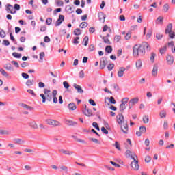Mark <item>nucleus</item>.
Wrapping results in <instances>:
<instances>
[{
	"label": "nucleus",
	"instance_id": "f257e3e1",
	"mask_svg": "<svg viewBox=\"0 0 175 175\" xmlns=\"http://www.w3.org/2000/svg\"><path fill=\"white\" fill-rule=\"evenodd\" d=\"M146 49L148 51L151 50V47L146 42L142 43V44H138L134 46L133 48V57L137 58L139 55H144L146 54Z\"/></svg>",
	"mask_w": 175,
	"mask_h": 175
},
{
	"label": "nucleus",
	"instance_id": "f03ea898",
	"mask_svg": "<svg viewBox=\"0 0 175 175\" xmlns=\"http://www.w3.org/2000/svg\"><path fill=\"white\" fill-rule=\"evenodd\" d=\"M46 122L48 125H51L52 126H61L62 125L61 122L53 119H48Z\"/></svg>",
	"mask_w": 175,
	"mask_h": 175
},
{
	"label": "nucleus",
	"instance_id": "7ed1b4c3",
	"mask_svg": "<svg viewBox=\"0 0 175 175\" xmlns=\"http://www.w3.org/2000/svg\"><path fill=\"white\" fill-rule=\"evenodd\" d=\"M132 159H133V161L131 162V167L134 170H137L139 169V161L137 160H136L135 157H132Z\"/></svg>",
	"mask_w": 175,
	"mask_h": 175
},
{
	"label": "nucleus",
	"instance_id": "20e7f679",
	"mask_svg": "<svg viewBox=\"0 0 175 175\" xmlns=\"http://www.w3.org/2000/svg\"><path fill=\"white\" fill-rule=\"evenodd\" d=\"M128 100H129V98L128 97H126L122 100V103L120 104V111H124L126 109V106L125 105L126 103H128Z\"/></svg>",
	"mask_w": 175,
	"mask_h": 175
},
{
	"label": "nucleus",
	"instance_id": "39448f33",
	"mask_svg": "<svg viewBox=\"0 0 175 175\" xmlns=\"http://www.w3.org/2000/svg\"><path fill=\"white\" fill-rule=\"evenodd\" d=\"M106 65H107V58L102 57L100 61V69H105Z\"/></svg>",
	"mask_w": 175,
	"mask_h": 175
},
{
	"label": "nucleus",
	"instance_id": "423d86ee",
	"mask_svg": "<svg viewBox=\"0 0 175 175\" xmlns=\"http://www.w3.org/2000/svg\"><path fill=\"white\" fill-rule=\"evenodd\" d=\"M65 21V16L64 15H59V18L57 20L55 25V27H59L62 23Z\"/></svg>",
	"mask_w": 175,
	"mask_h": 175
},
{
	"label": "nucleus",
	"instance_id": "0eeeda50",
	"mask_svg": "<svg viewBox=\"0 0 175 175\" xmlns=\"http://www.w3.org/2000/svg\"><path fill=\"white\" fill-rule=\"evenodd\" d=\"M139 102V98H134L129 102V109H132L134 105H136Z\"/></svg>",
	"mask_w": 175,
	"mask_h": 175
},
{
	"label": "nucleus",
	"instance_id": "6e6552de",
	"mask_svg": "<svg viewBox=\"0 0 175 175\" xmlns=\"http://www.w3.org/2000/svg\"><path fill=\"white\" fill-rule=\"evenodd\" d=\"M166 61L167 65H173L174 62V57L172 56V55H167L166 57Z\"/></svg>",
	"mask_w": 175,
	"mask_h": 175
},
{
	"label": "nucleus",
	"instance_id": "1a4fd4ad",
	"mask_svg": "<svg viewBox=\"0 0 175 175\" xmlns=\"http://www.w3.org/2000/svg\"><path fill=\"white\" fill-rule=\"evenodd\" d=\"M117 121H118V124H119V125H122V124H124V122H125V119L124 118V115L122 114H119L117 117Z\"/></svg>",
	"mask_w": 175,
	"mask_h": 175
},
{
	"label": "nucleus",
	"instance_id": "9d476101",
	"mask_svg": "<svg viewBox=\"0 0 175 175\" xmlns=\"http://www.w3.org/2000/svg\"><path fill=\"white\" fill-rule=\"evenodd\" d=\"M8 13H10L11 14H16V12L13 8V5L10 4H7V9H6Z\"/></svg>",
	"mask_w": 175,
	"mask_h": 175
},
{
	"label": "nucleus",
	"instance_id": "9b49d317",
	"mask_svg": "<svg viewBox=\"0 0 175 175\" xmlns=\"http://www.w3.org/2000/svg\"><path fill=\"white\" fill-rule=\"evenodd\" d=\"M59 152H61L62 154H64V155H69V156L73 155V154H75L73 151L66 150L64 149H59Z\"/></svg>",
	"mask_w": 175,
	"mask_h": 175
},
{
	"label": "nucleus",
	"instance_id": "f8f14e48",
	"mask_svg": "<svg viewBox=\"0 0 175 175\" xmlns=\"http://www.w3.org/2000/svg\"><path fill=\"white\" fill-rule=\"evenodd\" d=\"M83 113L87 117H92V116H94V113H92V110L90 109V108L83 110Z\"/></svg>",
	"mask_w": 175,
	"mask_h": 175
},
{
	"label": "nucleus",
	"instance_id": "ddd939ff",
	"mask_svg": "<svg viewBox=\"0 0 175 175\" xmlns=\"http://www.w3.org/2000/svg\"><path fill=\"white\" fill-rule=\"evenodd\" d=\"M125 70H126V68H125V67H120L118 71V77H123Z\"/></svg>",
	"mask_w": 175,
	"mask_h": 175
},
{
	"label": "nucleus",
	"instance_id": "4468645a",
	"mask_svg": "<svg viewBox=\"0 0 175 175\" xmlns=\"http://www.w3.org/2000/svg\"><path fill=\"white\" fill-rule=\"evenodd\" d=\"M3 67L6 70H8L9 72L14 71V68L12 66V64L10 63L5 64Z\"/></svg>",
	"mask_w": 175,
	"mask_h": 175
},
{
	"label": "nucleus",
	"instance_id": "2eb2a0df",
	"mask_svg": "<svg viewBox=\"0 0 175 175\" xmlns=\"http://www.w3.org/2000/svg\"><path fill=\"white\" fill-rule=\"evenodd\" d=\"M152 75L157 77L158 75V64H154L152 70Z\"/></svg>",
	"mask_w": 175,
	"mask_h": 175
},
{
	"label": "nucleus",
	"instance_id": "dca6fc26",
	"mask_svg": "<svg viewBox=\"0 0 175 175\" xmlns=\"http://www.w3.org/2000/svg\"><path fill=\"white\" fill-rule=\"evenodd\" d=\"M172 29H173V24L169 23L165 28V33L166 35H167V33H170V32H172Z\"/></svg>",
	"mask_w": 175,
	"mask_h": 175
},
{
	"label": "nucleus",
	"instance_id": "f3484780",
	"mask_svg": "<svg viewBox=\"0 0 175 175\" xmlns=\"http://www.w3.org/2000/svg\"><path fill=\"white\" fill-rule=\"evenodd\" d=\"M73 87L75 90H77L78 94H83V92H84V90H83V89L81 88V86L76 83H74Z\"/></svg>",
	"mask_w": 175,
	"mask_h": 175
},
{
	"label": "nucleus",
	"instance_id": "a211bd4d",
	"mask_svg": "<svg viewBox=\"0 0 175 175\" xmlns=\"http://www.w3.org/2000/svg\"><path fill=\"white\" fill-rule=\"evenodd\" d=\"M98 16L99 21H100V23H105V18H106V15L103 12H99Z\"/></svg>",
	"mask_w": 175,
	"mask_h": 175
},
{
	"label": "nucleus",
	"instance_id": "6ab92c4d",
	"mask_svg": "<svg viewBox=\"0 0 175 175\" xmlns=\"http://www.w3.org/2000/svg\"><path fill=\"white\" fill-rule=\"evenodd\" d=\"M121 130L123 132V133H124L125 135H126L128 133V123L127 122L124 123L123 126H121Z\"/></svg>",
	"mask_w": 175,
	"mask_h": 175
},
{
	"label": "nucleus",
	"instance_id": "aec40b11",
	"mask_svg": "<svg viewBox=\"0 0 175 175\" xmlns=\"http://www.w3.org/2000/svg\"><path fill=\"white\" fill-rule=\"evenodd\" d=\"M155 23H156L157 25H162V24H163V16H159V17L156 19Z\"/></svg>",
	"mask_w": 175,
	"mask_h": 175
},
{
	"label": "nucleus",
	"instance_id": "412c9836",
	"mask_svg": "<svg viewBox=\"0 0 175 175\" xmlns=\"http://www.w3.org/2000/svg\"><path fill=\"white\" fill-rule=\"evenodd\" d=\"M66 125H69L70 126H75V125H77V122H74L70 120H66Z\"/></svg>",
	"mask_w": 175,
	"mask_h": 175
},
{
	"label": "nucleus",
	"instance_id": "4be33fe9",
	"mask_svg": "<svg viewBox=\"0 0 175 175\" xmlns=\"http://www.w3.org/2000/svg\"><path fill=\"white\" fill-rule=\"evenodd\" d=\"M68 107L69 110L72 111L76 110V109H77V107H76V104L73 103H70V104H68Z\"/></svg>",
	"mask_w": 175,
	"mask_h": 175
},
{
	"label": "nucleus",
	"instance_id": "5701e85b",
	"mask_svg": "<svg viewBox=\"0 0 175 175\" xmlns=\"http://www.w3.org/2000/svg\"><path fill=\"white\" fill-rule=\"evenodd\" d=\"M14 142L15 144H24V143H25V141H24L23 139H21L20 138L14 139Z\"/></svg>",
	"mask_w": 175,
	"mask_h": 175
},
{
	"label": "nucleus",
	"instance_id": "b1692460",
	"mask_svg": "<svg viewBox=\"0 0 175 175\" xmlns=\"http://www.w3.org/2000/svg\"><path fill=\"white\" fill-rule=\"evenodd\" d=\"M29 126H31V128H33V129H38V124L36 123V122H31L29 124Z\"/></svg>",
	"mask_w": 175,
	"mask_h": 175
},
{
	"label": "nucleus",
	"instance_id": "393cba45",
	"mask_svg": "<svg viewBox=\"0 0 175 175\" xmlns=\"http://www.w3.org/2000/svg\"><path fill=\"white\" fill-rule=\"evenodd\" d=\"M21 107H23V109H27V110H33V108L27 104L22 103L21 104Z\"/></svg>",
	"mask_w": 175,
	"mask_h": 175
},
{
	"label": "nucleus",
	"instance_id": "a878e982",
	"mask_svg": "<svg viewBox=\"0 0 175 175\" xmlns=\"http://www.w3.org/2000/svg\"><path fill=\"white\" fill-rule=\"evenodd\" d=\"M160 118H166L167 113L166 111L162 110L159 113Z\"/></svg>",
	"mask_w": 175,
	"mask_h": 175
},
{
	"label": "nucleus",
	"instance_id": "bb28decb",
	"mask_svg": "<svg viewBox=\"0 0 175 175\" xmlns=\"http://www.w3.org/2000/svg\"><path fill=\"white\" fill-rule=\"evenodd\" d=\"M135 65H136L137 69L139 70V69H140V68H142V66H143V62H142V60H137L136 62Z\"/></svg>",
	"mask_w": 175,
	"mask_h": 175
},
{
	"label": "nucleus",
	"instance_id": "cd10ccee",
	"mask_svg": "<svg viewBox=\"0 0 175 175\" xmlns=\"http://www.w3.org/2000/svg\"><path fill=\"white\" fill-rule=\"evenodd\" d=\"M0 72L2 75V76H4L5 77H8L9 74L3 68H0Z\"/></svg>",
	"mask_w": 175,
	"mask_h": 175
},
{
	"label": "nucleus",
	"instance_id": "c85d7f7f",
	"mask_svg": "<svg viewBox=\"0 0 175 175\" xmlns=\"http://www.w3.org/2000/svg\"><path fill=\"white\" fill-rule=\"evenodd\" d=\"M126 158H135V157L133 155H132V152H131V150H126Z\"/></svg>",
	"mask_w": 175,
	"mask_h": 175
},
{
	"label": "nucleus",
	"instance_id": "c756f323",
	"mask_svg": "<svg viewBox=\"0 0 175 175\" xmlns=\"http://www.w3.org/2000/svg\"><path fill=\"white\" fill-rule=\"evenodd\" d=\"M148 121H150V118H148V116L145 115L143 116V122L144 124H148Z\"/></svg>",
	"mask_w": 175,
	"mask_h": 175
},
{
	"label": "nucleus",
	"instance_id": "7c9ffc66",
	"mask_svg": "<svg viewBox=\"0 0 175 175\" xmlns=\"http://www.w3.org/2000/svg\"><path fill=\"white\" fill-rule=\"evenodd\" d=\"M105 51L108 53V54H110L113 51V48L111 46H107L105 47Z\"/></svg>",
	"mask_w": 175,
	"mask_h": 175
},
{
	"label": "nucleus",
	"instance_id": "2f4dec72",
	"mask_svg": "<svg viewBox=\"0 0 175 175\" xmlns=\"http://www.w3.org/2000/svg\"><path fill=\"white\" fill-rule=\"evenodd\" d=\"M74 35H75L76 36H79V35H81V30H80V29L79 28L75 29L74 31Z\"/></svg>",
	"mask_w": 175,
	"mask_h": 175
},
{
	"label": "nucleus",
	"instance_id": "473e14b6",
	"mask_svg": "<svg viewBox=\"0 0 175 175\" xmlns=\"http://www.w3.org/2000/svg\"><path fill=\"white\" fill-rule=\"evenodd\" d=\"M163 12L164 13H167V12H169V5L168 4H165L163 5Z\"/></svg>",
	"mask_w": 175,
	"mask_h": 175
},
{
	"label": "nucleus",
	"instance_id": "72a5a7b5",
	"mask_svg": "<svg viewBox=\"0 0 175 175\" xmlns=\"http://www.w3.org/2000/svg\"><path fill=\"white\" fill-rule=\"evenodd\" d=\"M113 40L116 42V43H118V42L121 40V36L116 35Z\"/></svg>",
	"mask_w": 175,
	"mask_h": 175
},
{
	"label": "nucleus",
	"instance_id": "f704fd0d",
	"mask_svg": "<svg viewBox=\"0 0 175 175\" xmlns=\"http://www.w3.org/2000/svg\"><path fill=\"white\" fill-rule=\"evenodd\" d=\"M90 40V38H88V36H85L84 38H83V42H84V46H88V42Z\"/></svg>",
	"mask_w": 175,
	"mask_h": 175
},
{
	"label": "nucleus",
	"instance_id": "c9c22d12",
	"mask_svg": "<svg viewBox=\"0 0 175 175\" xmlns=\"http://www.w3.org/2000/svg\"><path fill=\"white\" fill-rule=\"evenodd\" d=\"M33 80L29 79L26 81V85H27V87H31L33 84Z\"/></svg>",
	"mask_w": 175,
	"mask_h": 175
},
{
	"label": "nucleus",
	"instance_id": "e433bc0d",
	"mask_svg": "<svg viewBox=\"0 0 175 175\" xmlns=\"http://www.w3.org/2000/svg\"><path fill=\"white\" fill-rule=\"evenodd\" d=\"M102 39L104 43H105L106 44H111L110 40H109L108 38H106V37H103Z\"/></svg>",
	"mask_w": 175,
	"mask_h": 175
},
{
	"label": "nucleus",
	"instance_id": "4c0bfd02",
	"mask_svg": "<svg viewBox=\"0 0 175 175\" xmlns=\"http://www.w3.org/2000/svg\"><path fill=\"white\" fill-rule=\"evenodd\" d=\"M139 131L142 133H146V132H147V129L144 126H142L139 127Z\"/></svg>",
	"mask_w": 175,
	"mask_h": 175
},
{
	"label": "nucleus",
	"instance_id": "58836bf2",
	"mask_svg": "<svg viewBox=\"0 0 175 175\" xmlns=\"http://www.w3.org/2000/svg\"><path fill=\"white\" fill-rule=\"evenodd\" d=\"M79 27L81 28H87V27H88V23L87 22H82Z\"/></svg>",
	"mask_w": 175,
	"mask_h": 175
},
{
	"label": "nucleus",
	"instance_id": "ea45409f",
	"mask_svg": "<svg viewBox=\"0 0 175 175\" xmlns=\"http://www.w3.org/2000/svg\"><path fill=\"white\" fill-rule=\"evenodd\" d=\"M44 52H41L40 53V60L39 62H43V58H44Z\"/></svg>",
	"mask_w": 175,
	"mask_h": 175
},
{
	"label": "nucleus",
	"instance_id": "a19ab883",
	"mask_svg": "<svg viewBox=\"0 0 175 175\" xmlns=\"http://www.w3.org/2000/svg\"><path fill=\"white\" fill-rule=\"evenodd\" d=\"M162 38H163V35H162L161 33H156V39H157L158 40H161Z\"/></svg>",
	"mask_w": 175,
	"mask_h": 175
},
{
	"label": "nucleus",
	"instance_id": "79ce46f5",
	"mask_svg": "<svg viewBox=\"0 0 175 175\" xmlns=\"http://www.w3.org/2000/svg\"><path fill=\"white\" fill-rule=\"evenodd\" d=\"M13 57H14L15 58H21V54L18 53L17 52H14L12 53Z\"/></svg>",
	"mask_w": 175,
	"mask_h": 175
},
{
	"label": "nucleus",
	"instance_id": "37998d69",
	"mask_svg": "<svg viewBox=\"0 0 175 175\" xmlns=\"http://www.w3.org/2000/svg\"><path fill=\"white\" fill-rule=\"evenodd\" d=\"M168 34H169V38H170V39H175L174 31H171V32L168 33Z\"/></svg>",
	"mask_w": 175,
	"mask_h": 175
},
{
	"label": "nucleus",
	"instance_id": "c03bdc74",
	"mask_svg": "<svg viewBox=\"0 0 175 175\" xmlns=\"http://www.w3.org/2000/svg\"><path fill=\"white\" fill-rule=\"evenodd\" d=\"M167 47L166 46H163V48H161L160 49V53L161 54H165V53H166V50H167Z\"/></svg>",
	"mask_w": 175,
	"mask_h": 175
},
{
	"label": "nucleus",
	"instance_id": "a18cd8bd",
	"mask_svg": "<svg viewBox=\"0 0 175 175\" xmlns=\"http://www.w3.org/2000/svg\"><path fill=\"white\" fill-rule=\"evenodd\" d=\"M92 126H94V128H95L97 131H100V129H99V125H98V123H96V122H94L92 123Z\"/></svg>",
	"mask_w": 175,
	"mask_h": 175
},
{
	"label": "nucleus",
	"instance_id": "49530a36",
	"mask_svg": "<svg viewBox=\"0 0 175 175\" xmlns=\"http://www.w3.org/2000/svg\"><path fill=\"white\" fill-rule=\"evenodd\" d=\"M72 137L75 139V140H76V142H78V143H85V141L79 139L75 136H72Z\"/></svg>",
	"mask_w": 175,
	"mask_h": 175
},
{
	"label": "nucleus",
	"instance_id": "de8ad7c7",
	"mask_svg": "<svg viewBox=\"0 0 175 175\" xmlns=\"http://www.w3.org/2000/svg\"><path fill=\"white\" fill-rule=\"evenodd\" d=\"M89 140H91V142H93V143L100 144V142H99V140L96 139V138H89Z\"/></svg>",
	"mask_w": 175,
	"mask_h": 175
},
{
	"label": "nucleus",
	"instance_id": "09e8293b",
	"mask_svg": "<svg viewBox=\"0 0 175 175\" xmlns=\"http://www.w3.org/2000/svg\"><path fill=\"white\" fill-rule=\"evenodd\" d=\"M63 85H64V88H66V90H68V88H69V87H70V85H69V83L67 81H64Z\"/></svg>",
	"mask_w": 175,
	"mask_h": 175
},
{
	"label": "nucleus",
	"instance_id": "8fccbe9b",
	"mask_svg": "<svg viewBox=\"0 0 175 175\" xmlns=\"http://www.w3.org/2000/svg\"><path fill=\"white\" fill-rule=\"evenodd\" d=\"M131 36H132V33H131V32L127 33L125 36L126 40H129V39H131Z\"/></svg>",
	"mask_w": 175,
	"mask_h": 175
},
{
	"label": "nucleus",
	"instance_id": "3c124183",
	"mask_svg": "<svg viewBox=\"0 0 175 175\" xmlns=\"http://www.w3.org/2000/svg\"><path fill=\"white\" fill-rule=\"evenodd\" d=\"M56 4L57 6H64V1H62V0H57L56 1Z\"/></svg>",
	"mask_w": 175,
	"mask_h": 175
},
{
	"label": "nucleus",
	"instance_id": "603ef678",
	"mask_svg": "<svg viewBox=\"0 0 175 175\" xmlns=\"http://www.w3.org/2000/svg\"><path fill=\"white\" fill-rule=\"evenodd\" d=\"M27 92L29 94H30L31 95H32V96H36V94H35V92H33V90H31V89H28L27 90Z\"/></svg>",
	"mask_w": 175,
	"mask_h": 175
},
{
	"label": "nucleus",
	"instance_id": "864d4df0",
	"mask_svg": "<svg viewBox=\"0 0 175 175\" xmlns=\"http://www.w3.org/2000/svg\"><path fill=\"white\" fill-rule=\"evenodd\" d=\"M101 132H103V133H105V135H108L109 134V131L106 129V128L105 127H101Z\"/></svg>",
	"mask_w": 175,
	"mask_h": 175
},
{
	"label": "nucleus",
	"instance_id": "5fc2aeb1",
	"mask_svg": "<svg viewBox=\"0 0 175 175\" xmlns=\"http://www.w3.org/2000/svg\"><path fill=\"white\" fill-rule=\"evenodd\" d=\"M21 76H22V77H23V79H29V75L25 72H23L21 74Z\"/></svg>",
	"mask_w": 175,
	"mask_h": 175
},
{
	"label": "nucleus",
	"instance_id": "6e6d98bb",
	"mask_svg": "<svg viewBox=\"0 0 175 175\" xmlns=\"http://www.w3.org/2000/svg\"><path fill=\"white\" fill-rule=\"evenodd\" d=\"M115 147L118 150V151H121V147H120V144H118V142H115Z\"/></svg>",
	"mask_w": 175,
	"mask_h": 175
},
{
	"label": "nucleus",
	"instance_id": "4d7b16f0",
	"mask_svg": "<svg viewBox=\"0 0 175 175\" xmlns=\"http://www.w3.org/2000/svg\"><path fill=\"white\" fill-rule=\"evenodd\" d=\"M51 23H53V19L51 18H48L46 21L47 25H51Z\"/></svg>",
	"mask_w": 175,
	"mask_h": 175
},
{
	"label": "nucleus",
	"instance_id": "13d9d810",
	"mask_svg": "<svg viewBox=\"0 0 175 175\" xmlns=\"http://www.w3.org/2000/svg\"><path fill=\"white\" fill-rule=\"evenodd\" d=\"M94 50H95V45L90 44L88 48V51L91 52V51H94Z\"/></svg>",
	"mask_w": 175,
	"mask_h": 175
},
{
	"label": "nucleus",
	"instance_id": "bf43d9fd",
	"mask_svg": "<svg viewBox=\"0 0 175 175\" xmlns=\"http://www.w3.org/2000/svg\"><path fill=\"white\" fill-rule=\"evenodd\" d=\"M60 169L62 170H64V172H65L66 173H68V167L65 166V165H62L60 167Z\"/></svg>",
	"mask_w": 175,
	"mask_h": 175
},
{
	"label": "nucleus",
	"instance_id": "052dcab7",
	"mask_svg": "<svg viewBox=\"0 0 175 175\" xmlns=\"http://www.w3.org/2000/svg\"><path fill=\"white\" fill-rule=\"evenodd\" d=\"M110 103H112L113 105H116V99H114V97L111 96L109 98Z\"/></svg>",
	"mask_w": 175,
	"mask_h": 175
},
{
	"label": "nucleus",
	"instance_id": "680f3d73",
	"mask_svg": "<svg viewBox=\"0 0 175 175\" xmlns=\"http://www.w3.org/2000/svg\"><path fill=\"white\" fill-rule=\"evenodd\" d=\"M113 68H114V64H109L107 66L108 70H113Z\"/></svg>",
	"mask_w": 175,
	"mask_h": 175
},
{
	"label": "nucleus",
	"instance_id": "e2e57ef3",
	"mask_svg": "<svg viewBox=\"0 0 175 175\" xmlns=\"http://www.w3.org/2000/svg\"><path fill=\"white\" fill-rule=\"evenodd\" d=\"M89 103L92 106H96V103H95V101H94V100H92V99L89 100Z\"/></svg>",
	"mask_w": 175,
	"mask_h": 175
},
{
	"label": "nucleus",
	"instance_id": "0e129e2a",
	"mask_svg": "<svg viewBox=\"0 0 175 175\" xmlns=\"http://www.w3.org/2000/svg\"><path fill=\"white\" fill-rule=\"evenodd\" d=\"M44 42L45 43H50V38H49V36H46L44 38Z\"/></svg>",
	"mask_w": 175,
	"mask_h": 175
},
{
	"label": "nucleus",
	"instance_id": "69168bd1",
	"mask_svg": "<svg viewBox=\"0 0 175 175\" xmlns=\"http://www.w3.org/2000/svg\"><path fill=\"white\" fill-rule=\"evenodd\" d=\"M5 36H6V33L5 32V31L1 30V31L0 32V37L5 38Z\"/></svg>",
	"mask_w": 175,
	"mask_h": 175
},
{
	"label": "nucleus",
	"instance_id": "338daca9",
	"mask_svg": "<svg viewBox=\"0 0 175 175\" xmlns=\"http://www.w3.org/2000/svg\"><path fill=\"white\" fill-rule=\"evenodd\" d=\"M145 162L148 163L149 162H151V157L150 156H146L145 158Z\"/></svg>",
	"mask_w": 175,
	"mask_h": 175
},
{
	"label": "nucleus",
	"instance_id": "774afa93",
	"mask_svg": "<svg viewBox=\"0 0 175 175\" xmlns=\"http://www.w3.org/2000/svg\"><path fill=\"white\" fill-rule=\"evenodd\" d=\"M154 60H155V53H152L150 56V61L152 62H154Z\"/></svg>",
	"mask_w": 175,
	"mask_h": 175
}]
</instances>
